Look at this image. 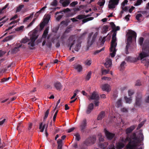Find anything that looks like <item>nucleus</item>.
Listing matches in <instances>:
<instances>
[{
	"mask_svg": "<svg viewBox=\"0 0 149 149\" xmlns=\"http://www.w3.org/2000/svg\"><path fill=\"white\" fill-rule=\"evenodd\" d=\"M92 63V60L91 59H87L85 62V65L90 66Z\"/></svg>",
	"mask_w": 149,
	"mask_h": 149,
	"instance_id": "f704fd0d",
	"label": "nucleus"
},
{
	"mask_svg": "<svg viewBox=\"0 0 149 149\" xmlns=\"http://www.w3.org/2000/svg\"><path fill=\"white\" fill-rule=\"evenodd\" d=\"M94 19L93 17H90L84 19L82 21V24L88 21L93 20Z\"/></svg>",
	"mask_w": 149,
	"mask_h": 149,
	"instance_id": "e433bc0d",
	"label": "nucleus"
},
{
	"mask_svg": "<svg viewBox=\"0 0 149 149\" xmlns=\"http://www.w3.org/2000/svg\"><path fill=\"white\" fill-rule=\"evenodd\" d=\"M104 50V47L102 48V49H101L100 50H97L95 51L94 52L93 54L94 55H96L97 54L100 52Z\"/></svg>",
	"mask_w": 149,
	"mask_h": 149,
	"instance_id": "8fccbe9b",
	"label": "nucleus"
},
{
	"mask_svg": "<svg viewBox=\"0 0 149 149\" xmlns=\"http://www.w3.org/2000/svg\"><path fill=\"white\" fill-rule=\"evenodd\" d=\"M60 13H61V14L59 15L56 18V20L58 21H59L60 19L62 18L63 16V14L65 13V9H64L63 11H61L60 12H56V15Z\"/></svg>",
	"mask_w": 149,
	"mask_h": 149,
	"instance_id": "6ab92c4d",
	"label": "nucleus"
},
{
	"mask_svg": "<svg viewBox=\"0 0 149 149\" xmlns=\"http://www.w3.org/2000/svg\"><path fill=\"white\" fill-rule=\"evenodd\" d=\"M48 126V124L46 125L45 124L43 125V123L42 122L40 124L39 127V129L40 130V132H43L45 127H46V129H47Z\"/></svg>",
	"mask_w": 149,
	"mask_h": 149,
	"instance_id": "5701e85b",
	"label": "nucleus"
},
{
	"mask_svg": "<svg viewBox=\"0 0 149 149\" xmlns=\"http://www.w3.org/2000/svg\"><path fill=\"white\" fill-rule=\"evenodd\" d=\"M107 149H116L115 148L114 145L113 144H112L110 145Z\"/></svg>",
	"mask_w": 149,
	"mask_h": 149,
	"instance_id": "0e129e2a",
	"label": "nucleus"
},
{
	"mask_svg": "<svg viewBox=\"0 0 149 149\" xmlns=\"http://www.w3.org/2000/svg\"><path fill=\"white\" fill-rule=\"evenodd\" d=\"M127 2L128 1L127 0H125L122 3L121 8H122L123 10L126 11L128 10V8L127 7L125 6V5L127 4Z\"/></svg>",
	"mask_w": 149,
	"mask_h": 149,
	"instance_id": "4be33fe9",
	"label": "nucleus"
},
{
	"mask_svg": "<svg viewBox=\"0 0 149 149\" xmlns=\"http://www.w3.org/2000/svg\"><path fill=\"white\" fill-rule=\"evenodd\" d=\"M74 135L75 137V139L78 141L80 139V135L78 133H76L74 134Z\"/></svg>",
	"mask_w": 149,
	"mask_h": 149,
	"instance_id": "ea45409f",
	"label": "nucleus"
},
{
	"mask_svg": "<svg viewBox=\"0 0 149 149\" xmlns=\"http://www.w3.org/2000/svg\"><path fill=\"white\" fill-rule=\"evenodd\" d=\"M135 128L134 126H131L130 127L128 128L126 130V132L127 133H128L131 132Z\"/></svg>",
	"mask_w": 149,
	"mask_h": 149,
	"instance_id": "c9c22d12",
	"label": "nucleus"
},
{
	"mask_svg": "<svg viewBox=\"0 0 149 149\" xmlns=\"http://www.w3.org/2000/svg\"><path fill=\"white\" fill-rule=\"evenodd\" d=\"M105 3V0H102V1L98 2V4L100 6H102L104 5Z\"/></svg>",
	"mask_w": 149,
	"mask_h": 149,
	"instance_id": "09e8293b",
	"label": "nucleus"
},
{
	"mask_svg": "<svg viewBox=\"0 0 149 149\" xmlns=\"http://www.w3.org/2000/svg\"><path fill=\"white\" fill-rule=\"evenodd\" d=\"M108 28L107 26H104L103 27V30L104 33H106L108 31Z\"/></svg>",
	"mask_w": 149,
	"mask_h": 149,
	"instance_id": "bf43d9fd",
	"label": "nucleus"
},
{
	"mask_svg": "<svg viewBox=\"0 0 149 149\" xmlns=\"http://www.w3.org/2000/svg\"><path fill=\"white\" fill-rule=\"evenodd\" d=\"M21 46L22 45H20L18 47H16L14 48L11 49V53L12 54L16 53L19 51V48L21 47Z\"/></svg>",
	"mask_w": 149,
	"mask_h": 149,
	"instance_id": "b1692460",
	"label": "nucleus"
},
{
	"mask_svg": "<svg viewBox=\"0 0 149 149\" xmlns=\"http://www.w3.org/2000/svg\"><path fill=\"white\" fill-rule=\"evenodd\" d=\"M57 143L58 144L57 149H62L63 146L62 140L58 139L57 141Z\"/></svg>",
	"mask_w": 149,
	"mask_h": 149,
	"instance_id": "393cba45",
	"label": "nucleus"
},
{
	"mask_svg": "<svg viewBox=\"0 0 149 149\" xmlns=\"http://www.w3.org/2000/svg\"><path fill=\"white\" fill-rule=\"evenodd\" d=\"M149 56V47L146 48L143 46L142 48V52L141 53L137 58L128 56L127 58V61L130 62H134L138 60H140L141 62L144 64V65L148 68L149 65V60L146 57Z\"/></svg>",
	"mask_w": 149,
	"mask_h": 149,
	"instance_id": "f03ea898",
	"label": "nucleus"
},
{
	"mask_svg": "<svg viewBox=\"0 0 149 149\" xmlns=\"http://www.w3.org/2000/svg\"><path fill=\"white\" fill-rule=\"evenodd\" d=\"M81 42L75 35H72L70 36L66 42L67 45L69 47L70 50L71 48L76 51H78L81 47Z\"/></svg>",
	"mask_w": 149,
	"mask_h": 149,
	"instance_id": "20e7f679",
	"label": "nucleus"
},
{
	"mask_svg": "<svg viewBox=\"0 0 149 149\" xmlns=\"http://www.w3.org/2000/svg\"><path fill=\"white\" fill-rule=\"evenodd\" d=\"M134 93V92L133 90H129L128 92V95L130 96H131Z\"/></svg>",
	"mask_w": 149,
	"mask_h": 149,
	"instance_id": "680f3d73",
	"label": "nucleus"
},
{
	"mask_svg": "<svg viewBox=\"0 0 149 149\" xmlns=\"http://www.w3.org/2000/svg\"><path fill=\"white\" fill-rule=\"evenodd\" d=\"M74 68L79 72L81 71L82 69V66L81 65L79 64L75 65Z\"/></svg>",
	"mask_w": 149,
	"mask_h": 149,
	"instance_id": "c756f323",
	"label": "nucleus"
},
{
	"mask_svg": "<svg viewBox=\"0 0 149 149\" xmlns=\"http://www.w3.org/2000/svg\"><path fill=\"white\" fill-rule=\"evenodd\" d=\"M57 5V0H54L51 3V5L53 6H56Z\"/></svg>",
	"mask_w": 149,
	"mask_h": 149,
	"instance_id": "6e6d98bb",
	"label": "nucleus"
},
{
	"mask_svg": "<svg viewBox=\"0 0 149 149\" xmlns=\"http://www.w3.org/2000/svg\"><path fill=\"white\" fill-rule=\"evenodd\" d=\"M46 45L49 48H51L52 46V43L51 42H49L47 43Z\"/></svg>",
	"mask_w": 149,
	"mask_h": 149,
	"instance_id": "774afa93",
	"label": "nucleus"
},
{
	"mask_svg": "<svg viewBox=\"0 0 149 149\" xmlns=\"http://www.w3.org/2000/svg\"><path fill=\"white\" fill-rule=\"evenodd\" d=\"M91 71H90L88 72L86 77V80L88 81L91 78Z\"/></svg>",
	"mask_w": 149,
	"mask_h": 149,
	"instance_id": "a19ab883",
	"label": "nucleus"
},
{
	"mask_svg": "<svg viewBox=\"0 0 149 149\" xmlns=\"http://www.w3.org/2000/svg\"><path fill=\"white\" fill-rule=\"evenodd\" d=\"M142 2L143 1L142 0H137L136 3L134 4V6H137L140 5Z\"/></svg>",
	"mask_w": 149,
	"mask_h": 149,
	"instance_id": "a18cd8bd",
	"label": "nucleus"
},
{
	"mask_svg": "<svg viewBox=\"0 0 149 149\" xmlns=\"http://www.w3.org/2000/svg\"><path fill=\"white\" fill-rule=\"evenodd\" d=\"M37 31L35 30L32 33L30 37L31 41L28 43V45H30L31 47H33L35 45V42L38 38V35L37 34Z\"/></svg>",
	"mask_w": 149,
	"mask_h": 149,
	"instance_id": "6e6552de",
	"label": "nucleus"
},
{
	"mask_svg": "<svg viewBox=\"0 0 149 149\" xmlns=\"http://www.w3.org/2000/svg\"><path fill=\"white\" fill-rule=\"evenodd\" d=\"M50 17L49 15H47V16L44 19L43 22L45 24H47L50 19Z\"/></svg>",
	"mask_w": 149,
	"mask_h": 149,
	"instance_id": "2f4dec72",
	"label": "nucleus"
},
{
	"mask_svg": "<svg viewBox=\"0 0 149 149\" xmlns=\"http://www.w3.org/2000/svg\"><path fill=\"white\" fill-rule=\"evenodd\" d=\"M104 132L107 138L109 140L112 139L114 136V134L104 129Z\"/></svg>",
	"mask_w": 149,
	"mask_h": 149,
	"instance_id": "a211bd4d",
	"label": "nucleus"
},
{
	"mask_svg": "<svg viewBox=\"0 0 149 149\" xmlns=\"http://www.w3.org/2000/svg\"><path fill=\"white\" fill-rule=\"evenodd\" d=\"M22 123L19 122V123L17 125V130H19L21 129V127H22Z\"/></svg>",
	"mask_w": 149,
	"mask_h": 149,
	"instance_id": "49530a36",
	"label": "nucleus"
},
{
	"mask_svg": "<svg viewBox=\"0 0 149 149\" xmlns=\"http://www.w3.org/2000/svg\"><path fill=\"white\" fill-rule=\"evenodd\" d=\"M33 15L34 13H33L31 14L29 16L25 18L24 20V22H26L28 20L30 19H31L33 17Z\"/></svg>",
	"mask_w": 149,
	"mask_h": 149,
	"instance_id": "72a5a7b5",
	"label": "nucleus"
},
{
	"mask_svg": "<svg viewBox=\"0 0 149 149\" xmlns=\"http://www.w3.org/2000/svg\"><path fill=\"white\" fill-rule=\"evenodd\" d=\"M108 145L107 143H104L103 144H100L99 145L100 148L102 149H105Z\"/></svg>",
	"mask_w": 149,
	"mask_h": 149,
	"instance_id": "58836bf2",
	"label": "nucleus"
},
{
	"mask_svg": "<svg viewBox=\"0 0 149 149\" xmlns=\"http://www.w3.org/2000/svg\"><path fill=\"white\" fill-rule=\"evenodd\" d=\"M100 88L102 91L109 92L111 91L110 86L108 84H104L101 86Z\"/></svg>",
	"mask_w": 149,
	"mask_h": 149,
	"instance_id": "dca6fc26",
	"label": "nucleus"
},
{
	"mask_svg": "<svg viewBox=\"0 0 149 149\" xmlns=\"http://www.w3.org/2000/svg\"><path fill=\"white\" fill-rule=\"evenodd\" d=\"M24 7V5H20L17 8V9L16 10V12H19Z\"/></svg>",
	"mask_w": 149,
	"mask_h": 149,
	"instance_id": "79ce46f5",
	"label": "nucleus"
},
{
	"mask_svg": "<svg viewBox=\"0 0 149 149\" xmlns=\"http://www.w3.org/2000/svg\"><path fill=\"white\" fill-rule=\"evenodd\" d=\"M124 98L126 103L130 104L131 103L132 100V97L128 98L127 97H125Z\"/></svg>",
	"mask_w": 149,
	"mask_h": 149,
	"instance_id": "4c0bfd02",
	"label": "nucleus"
},
{
	"mask_svg": "<svg viewBox=\"0 0 149 149\" xmlns=\"http://www.w3.org/2000/svg\"><path fill=\"white\" fill-rule=\"evenodd\" d=\"M49 109H48L45 112V116L43 118V119L44 120H45L46 119V118H47L49 113Z\"/></svg>",
	"mask_w": 149,
	"mask_h": 149,
	"instance_id": "37998d69",
	"label": "nucleus"
},
{
	"mask_svg": "<svg viewBox=\"0 0 149 149\" xmlns=\"http://www.w3.org/2000/svg\"><path fill=\"white\" fill-rule=\"evenodd\" d=\"M99 97L98 94L95 92H93L91 95L90 96L89 99L97 101L99 100Z\"/></svg>",
	"mask_w": 149,
	"mask_h": 149,
	"instance_id": "2eb2a0df",
	"label": "nucleus"
},
{
	"mask_svg": "<svg viewBox=\"0 0 149 149\" xmlns=\"http://www.w3.org/2000/svg\"><path fill=\"white\" fill-rule=\"evenodd\" d=\"M141 85V83L140 80H137L136 81L135 85L137 86H139Z\"/></svg>",
	"mask_w": 149,
	"mask_h": 149,
	"instance_id": "338daca9",
	"label": "nucleus"
},
{
	"mask_svg": "<svg viewBox=\"0 0 149 149\" xmlns=\"http://www.w3.org/2000/svg\"><path fill=\"white\" fill-rule=\"evenodd\" d=\"M91 15H88L86 16L81 15H79L77 16L75 18H71V20L73 22H77V21L78 20H77L76 19H83L86 18L87 17H88L89 16H90Z\"/></svg>",
	"mask_w": 149,
	"mask_h": 149,
	"instance_id": "4468645a",
	"label": "nucleus"
},
{
	"mask_svg": "<svg viewBox=\"0 0 149 149\" xmlns=\"http://www.w3.org/2000/svg\"><path fill=\"white\" fill-rule=\"evenodd\" d=\"M96 140V138L94 136L90 137L87 139L85 141L84 144L87 146H90L93 144Z\"/></svg>",
	"mask_w": 149,
	"mask_h": 149,
	"instance_id": "9b49d317",
	"label": "nucleus"
},
{
	"mask_svg": "<svg viewBox=\"0 0 149 149\" xmlns=\"http://www.w3.org/2000/svg\"><path fill=\"white\" fill-rule=\"evenodd\" d=\"M106 37L103 38L100 37L99 39V41L100 42V45H104V42L105 41Z\"/></svg>",
	"mask_w": 149,
	"mask_h": 149,
	"instance_id": "c85d7f7f",
	"label": "nucleus"
},
{
	"mask_svg": "<svg viewBox=\"0 0 149 149\" xmlns=\"http://www.w3.org/2000/svg\"><path fill=\"white\" fill-rule=\"evenodd\" d=\"M131 138H130L129 137L127 136L126 138L124 140V139L123 138L118 143L116 144V148L117 149H121L123 148L124 146V144L123 143V142H126L127 141H130Z\"/></svg>",
	"mask_w": 149,
	"mask_h": 149,
	"instance_id": "1a4fd4ad",
	"label": "nucleus"
},
{
	"mask_svg": "<svg viewBox=\"0 0 149 149\" xmlns=\"http://www.w3.org/2000/svg\"><path fill=\"white\" fill-rule=\"evenodd\" d=\"M119 1V0H110L108 5L109 8L111 9L115 8L116 6L118 4Z\"/></svg>",
	"mask_w": 149,
	"mask_h": 149,
	"instance_id": "ddd939ff",
	"label": "nucleus"
},
{
	"mask_svg": "<svg viewBox=\"0 0 149 149\" xmlns=\"http://www.w3.org/2000/svg\"><path fill=\"white\" fill-rule=\"evenodd\" d=\"M54 86L58 90H60L62 87V85L61 84L58 82H56L55 83Z\"/></svg>",
	"mask_w": 149,
	"mask_h": 149,
	"instance_id": "bb28decb",
	"label": "nucleus"
},
{
	"mask_svg": "<svg viewBox=\"0 0 149 149\" xmlns=\"http://www.w3.org/2000/svg\"><path fill=\"white\" fill-rule=\"evenodd\" d=\"M59 2L62 4L63 7H65V0H60Z\"/></svg>",
	"mask_w": 149,
	"mask_h": 149,
	"instance_id": "052dcab7",
	"label": "nucleus"
},
{
	"mask_svg": "<svg viewBox=\"0 0 149 149\" xmlns=\"http://www.w3.org/2000/svg\"><path fill=\"white\" fill-rule=\"evenodd\" d=\"M102 79L104 80H107L110 81L111 79V78L109 77H103L102 78Z\"/></svg>",
	"mask_w": 149,
	"mask_h": 149,
	"instance_id": "69168bd1",
	"label": "nucleus"
},
{
	"mask_svg": "<svg viewBox=\"0 0 149 149\" xmlns=\"http://www.w3.org/2000/svg\"><path fill=\"white\" fill-rule=\"evenodd\" d=\"M143 41V38L142 37L140 38L139 40V43L141 45H142Z\"/></svg>",
	"mask_w": 149,
	"mask_h": 149,
	"instance_id": "13d9d810",
	"label": "nucleus"
},
{
	"mask_svg": "<svg viewBox=\"0 0 149 149\" xmlns=\"http://www.w3.org/2000/svg\"><path fill=\"white\" fill-rule=\"evenodd\" d=\"M98 35L97 32L90 33L88 37V46H91L95 41Z\"/></svg>",
	"mask_w": 149,
	"mask_h": 149,
	"instance_id": "0eeeda50",
	"label": "nucleus"
},
{
	"mask_svg": "<svg viewBox=\"0 0 149 149\" xmlns=\"http://www.w3.org/2000/svg\"><path fill=\"white\" fill-rule=\"evenodd\" d=\"M13 36H10L6 37L3 40V41L4 42L7 41L12 40L13 39Z\"/></svg>",
	"mask_w": 149,
	"mask_h": 149,
	"instance_id": "473e14b6",
	"label": "nucleus"
},
{
	"mask_svg": "<svg viewBox=\"0 0 149 149\" xmlns=\"http://www.w3.org/2000/svg\"><path fill=\"white\" fill-rule=\"evenodd\" d=\"M45 24L43 22L41 23L40 24V27L41 29H42L45 25Z\"/></svg>",
	"mask_w": 149,
	"mask_h": 149,
	"instance_id": "e2e57ef3",
	"label": "nucleus"
},
{
	"mask_svg": "<svg viewBox=\"0 0 149 149\" xmlns=\"http://www.w3.org/2000/svg\"><path fill=\"white\" fill-rule=\"evenodd\" d=\"M98 137L99 138V140L100 141H103L104 139L102 136V135L101 134H100L98 135Z\"/></svg>",
	"mask_w": 149,
	"mask_h": 149,
	"instance_id": "864d4df0",
	"label": "nucleus"
},
{
	"mask_svg": "<svg viewBox=\"0 0 149 149\" xmlns=\"http://www.w3.org/2000/svg\"><path fill=\"white\" fill-rule=\"evenodd\" d=\"M24 26H20L18 27L15 29V30L17 31H19L22 30L24 28Z\"/></svg>",
	"mask_w": 149,
	"mask_h": 149,
	"instance_id": "603ef678",
	"label": "nucleus"
},
{
	"mask_svg": "<svg viewBox=\"0 0 149 149\" xmlns=\"http://www.w3.org/2000/svg\"><path fill=\"white\" fill-rule=\"evenodd\" d=\"M87 124L86 119H84L82 121L80 125V128L81 131H83L86 128Z\"/></svg>",
	"mask_w": 149,
	"mask_h": 149,
	"instance_id": "f3484780",
	"label": "nucleus"
},
{
	"mask_svg": "<svg viewBox=\"0 0 149 149\" xmlns=\"http://www.w3.org/2000/svg\"><path fill=\"white\" fill-rule=\"evenodd\" d=\"M106 68H109L112 65L111 60L109 58L106 59V62L104 64Z\"/></svg>",
	"mask_w": 149,
	"mask_h": 149,
	"instance_id": "412c9836",
	"label": "nucleus"
},
{
	"mask_svg": "<svg viewBox=\"0 0 149 149\" xmlns=\"http://www.w3.org/2000/svg\"><path fill=\"white\" fill-rule=\"evenodd\" d=\"M142 17V15L141 14H137L136 16V19L138 20H139L140 19L139 18L140 17Z\"/></svg>",
	"mask_w": 149,
	"mask_h": 149,
	"instance_id": "4d7b16f0",
	"label": "nucleus"
},
{
	"mask_svg": "<svg viewBox=\"0 0 149 149\" xmlns=\"http://www.w3.org/2000/svg\"><path fill=\"white\" fill-rule=\"evenodd\" d=\"M141 138L136 136L135 134H133L131 136V140L128 144L126 145L127 149H141L138 148L140 145V143L141 140L143 139V134L141 133Z\"/></svg>",
	"mask_w": 149,
	"mask_h": 149,
	"instance_id": "39448f33",
	"label": "nucleus"
},
{
	"mask_svg": "<svg viewBox=\"0 0 149 149\" xmlns=\"http://www.w3.org/2000/svg\"><path fill=\"white\" fill-rule=\"evenodd\" d=\"M122 100L121 98L119 99L116 104V106L117 107H119L122 106Z\"/></svg>",
	"mask_w": 149,
	"mask_h": 149,
	"instance_id": "7c9ffc66",
	"label": "nucleus"
},
{
	"mask_svg": "<svg viewBox=\"0 0 149 149\" xmlns=\"http://www.w3.org/2000/svg\"><path fill=\"white\" fill-rule=\"evenodd\" d=\"M49 28L48 27L46 28L45 30H44L43 33V34L42 37L43 38H46L48 34V30Z\"/></svg>",
	"mask_w": 149,
	"mask_h": 149,
	"instance_id": "cd10ccee",
	"label": "nucleus"
},
{
	"mask_svg": "<svg viewBox=\"0 0 149 149\" xmlns=\"http://www.w3.org/2000/svg\"><path fill=\"white\" fill-rule=\"evenodd\" d=\"M128 37L127 39V45L125 48V53L127 54L129 53L128 50L130 47V43L132 42V39H136V34L135 32L130 30L127 34Z\"/></svg>",
	"mask_w": 149,
	"mask_h": 149,
	"instance_id": "423d86ee",
	"label": "nucleus"
},
{
	"mask_svg": "<svg viewBox=\"0 0 149 149\" xmlns=\"http://www.w3.org/2000/svg\"><path fill=\"white\" fill-rule=\"evenodd\" d=\"M109 70H102V75H105L108 74L109 72Z\"/></svg>",
	"mask_w": 149,
	"mask_h": 149,
	"instance_id": "c03bdc74",
	"label": "nucleus"
},
{
	"mask_svg": "<svg viewBox=\"0 0 149 149\" xmlns=\"http://www.w3.org/2000/svg\"><path fill=\"white\" fill-rule=\"evenodd\" d=\"M93 108V104L91 103L89 104L87 109L86 111V113L87 114H89L92 111Z\"/></svg>",
	"mask_w": 149,
	"mask_h": 149,
	"instance_id": "aec40b11",
	"label": "nucleus"
},
{
	"mask_svg": "<svg viewBox=\"0 0 149 149\" xmlns=\"http://www.w3.org/2000/svg\"><path fill=\"white\" fill-rule=\"evenodd\" d=\"M145 121L146 120H145L144 121H142L141 123L139 124V125L137 129L138 130L140 128L143 126Z\"/></svg>",
	"mask_w": 149,
	"mask_h": 149,
	"instance_id": "3c124183",
	"label": "nucleus"
},
{
	"mask_svg": "<svg viewBox=\"0 0 149 149\" xmlns=\"http://www.w3.org/2000/svg\"><path fill=\"white\" fill-rule=\"evenodd\" d=\"M78 3L77 1H74L72 2L70 4V7H74L78 4Z\"/></svg>",
	"mask_w": 149,
	"mask_h": 149,
	"instance_id": "de8ad7c7",
	"label": "nucleus"
},
{
	"mask_svg": "<svg viewBox=\"0 0 149 149\" xmlns=\"http://www.w3.org/2000/svg\"><path fill=\"white\" fill-rule=\"evenodd\" d=\"M105 116V112L104 111H102L98 115L97 119L98 120H102Z\"/></svg>",
	"mask_w": 149,
	"mask_h": 149,
	"instance_id": "a878e982",
	"label": "nucleus"
},
{
	"mask_svg": "<svg viewBox=\"0 0 149 149\" xmlns=\"http://www.w3.org/2000/svg\"><path fill=\"white\" fill-rule=\"evenodd\" d=\"M65 27V21L63 20L62 21L60 24L59 25V27L56 26L54 28H53L52 29V31L53 32L56 33L57 32L58 30L59 27L61 29H62L64 28Z\"/></svg>",
	"mask_w": 149,
	"mask_h": 149,
	"instance_id": "f8f14e48",
	"label": "nucleus"
},
{
	"mask_svg": "<svg viewBox=\"0 0 149 149\" xmlns=\"http://www.w3.org/2000/svg\"><path fill=\"white\" fill-rule=\"evenodd\" d=\"M142 95L139 93L137 94L136 97V101L134 104V106L136 107H139L142 103Z\"/></svg>",
	"mask_w": 149,
	"mask_h": 149,
	"instance_id": "9d476101",
	"label": "nucleus"
},
{
	"mask_svg": "<svg viewBox=\"0 0 149 149\" xmlns=\"http://www.w3.org/2000/svg\"><path fill=\"white\" fill-rule=\"evenodd\" d=\"M149 56V47L146 48L143 46L142 48V52L141 53L137 58L128 56L127 58V61L130 62H134L138 60H140L141 62L144 64V65L148 68L149 65V60L146 57Z\"/></svg>",
	"mask_w": 149,
	"mask_h": 149,
	"instance_id": "f257e3e1",
	"label": "nucleus"
},
{
	"mask_svg": "<svg viewBox=\"0 0 149 149\" xmlns=\"http://www.w3.org/2000/svg\"><path fill=\"white\" fill-rule=\"evenodd\" d=\"M10 78L11 77H9L8 78H4L1 79V82H4L5 81H8Z\"/></svg>",
	"mask_w": 149,
	"mask_h": 149,
	"instance_id": "5fc2aeb1",
	"label": "nucleus"
},
{
	"mask_svg": "<svg viewBox=\"0 0 149 149\" xmlns=\"http://www.w3.org/2000/svg\"><path fill=\"white\" fill-rule=\"evenodd\" d=\"M110 24L111 26L112 31H114L112 37L111 46L110 48V52H111L110 54V55L112 57H113L115 55L116 51V47L117 45L116 31L119 30L120 29V27L119 26L116 27L114 24L113 22H111Z\"/></svg>",
	"mask_w": 149,
	"mask_h": 149,
	"instance_id": "7ed1b4c3",
	"label": "nucleus"
}]
</instances>
